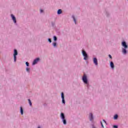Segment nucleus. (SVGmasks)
<instances>
[{"label": "nucleus", "instance_id": "obj_1", "mask_svg": "<svg viewBox=\"0 0 128 128\" xmlns=\"http://www.w3.org/2000/svg\"><path fill=\"white\" fill-rule=\"evenodd\" d=\"M122 48V54L126 56L128 54V44L126 42L123 40L121 43Z\"/></svg>", "mask_w": 128, "mask_h": 128}, {"label": "nucleus", "instance_id": "obj_2", "mask_svg": "<svg viewBox=\"0 0 128 128\" xmlns=\"http://www.w3.org/2000/svg\"><path fill=\"white\" fill-rule=\"evenodd\" d=\"M60 118L62 120V122H63V124H64V126H66L68 124V122L66 118V115L64 114V113L62 112L60 114Z\"/></svg>", "mask_w": 128, "mask_h": 128}, {"label": "nucleus", "instance_id": "obj_3", "mask_svg": "<svg viewBox=\"0 0 128 128\" xmlns=\"http://www.w3.org/2000/svg\"><path fill=\"white\" fill-rule=\"evenodd\" d=\"M82 80L84 84H86L87 88H88V86H90L88 79V76H86V74H84V76L82 77Z\"/></svg>", "mask_w": 128, "mask_h": 128}, {"label": "nucleus", "instance_id": "obj_4", "mask_svg": "<svg viewBox=\"0 0 128 128\" xmlns=\"http://www.w3.org/2000/svg\"><path fill=\"white\" fill-rule=\"evenodd\" d=\"M82 55L84 56V60H88V53H86V52L84 50H82Z\"/></svg>", "mask_w": 128, "mask_h": 128}, {"label": "nucleus", "instance_id": "obj_5", "mask_svg": "<svg viewBox=\"0 0 128 128\" xmlns=\"http://www.w3.org/2000/svg\"><path fill=\"white\" fill-rule=\"evenodd\" d=\"M18 54V50L16 49H14L13 56L14 59V62H16V56Z\"/></svg>", "mask_w": 128, "mask_h": 128}, {"label": "nucleus", "instance_id": "obj_6", "mask_svg": "<svg viewBox=\"0 0 128 128\" xmlns=\"http://www.w3.org/2000/svg\"><path fill=\"white\" fill-rule=\"evenodd\" d=\"M88 118L89 120L92 123L94 122V114H92V113L90 112L89 114Z\"/></svg>", "mask_w": 128, "mask_h": 128}, {"label": "nucleus", "instance_id": "obj_7", "mask_svg": "<svg viewBox=\"0 0 128 128\" xmlns=\"http://www.w3.org/2000/svg\"><path fill=\"white\" fill-rule=\"evenodd\" d=\"M40 60V58H36L33 60L32 66H35V64H36Z\"/></svg>", "mask_w": 128, "mask_h": 128}, {"label": "nucleus", "instance_id": "obj_8", "mask_svg": "<svg viewBox=\"0 0 128 128\" xmlns=\"http://www.w3.org/2000/svg\"><path fill=\"white\" fill-rule=\"evenodd\" d=\"M61 98L62 99V104H66V100H64V92H61Z\"/></svg>", "mask_w": 128, "mask_h": 128}, {"label": "nucleus", "instance_id": "obj_9", "mask_svg": "<svg viewBox=\"0 0 128 128\" xmlns=\"http://www.w3.org/2000/svg\"><path fill=\"white\" fill-rule=\"evenodd\" d=\"M93 64H95V66H98V58H96V57L93 58Z\"/></svg>", "mask_w": 128, "mask_h": 128}, {"label": "nucleus", "instance_id": "obj_10", "mask_svg": "<svg viewBox=\"0 0 128 128\" xmlns=\"http://www.w3.org/2000/svg\"><path fill=\"white\" fill-rule=\"evenodd\" d=\"M10 16L14 24H16V16H14V14H11Z\"/></svg>", "mask_w": 128, "mask_h": 128}, {"label": "nucleus", "instance_id": "obj_11", "mask_svg": "<svg viewBox=\"0 0 128 128\" xmlns=\"http://www.w3.org/2000/svg\"><path fill=\"white\" fill-rule=\"evenodd\" d=\"M110 66L112 70H114V64L112 61L110 62Z\"/></svg>", "mask_w": 128, "mask_h": 128}, {"label": "nucleus", "instance_id": "obj_12", "mask_svg": "<svg viewBox=\"0 0 128 128\" xmlns=\"http://www.w3.org/2000/svg\"><path fill=\"white\" fill-rule=\"evenodd\" d=\"M90 126L91 128H98V126H96V124H94V122H92Z\"/></svg>", "mask_w": 128, "mask_h": 128}, {"label": "nucleus", "instance_id": "obj_13", "mask_svg": "<svg viewBox=\"0 0 128 128\" xmlns=\"http://www.w3.org/2000/svg\"><path fill=\"white\" fill-rule=\"evenodd\" d=\"M52 46L54 48H58V43L56 42H53L52 44Z\"/></svg>", "mask_w": 128, "mask_h": 128}, {"label": "nucleus", "instance_id": "obj_14", "mask_svg": "<svg viewBox=\"0 0 128 128\" xmlns=\"http://www.w3.org/2000/svg\"><path fill=\"white\" fill-rule=\"evenodd\" d=\"M113 118L114 120H118V114H115Z\"/></svg>", "mask_w": 128, "mask_h": 128}, {"label": "nucleus", "instance_id": "obj_15", "mask_svg": "<svg viewBox=\"0 0 128 128\" xmlns=\"http://www.w3.org/2000/svg\"><path fill=\"white\" fill-rule=\"evenodd\" d=\"M20 114H21V116L24 115V108H22V106L20 107Z\"/></svg>", "mask_w": 128, "mask_h": 128}, {"label": "nucleus", "instance_id": "obj_16", "mask_svg": "<svg viewBox=\"0 0 128 128\" xmlns=\"http://www.w3.org/2000/svg\"><path fill=\"white\" fill-rule=\"evenodd\" d=\"M62 14V10L58 9L57 11V14Z\"/></svg>", "mask_w": 128, "mask_h": 128}, {"label": "nucleus", "instance_id": "obj_17", "mask_svg": "<svg viewBox=\"0 0 128 128\" xmlns=\"http://www.w3.org/2000/svg\"><path fill=\"white\" fill-rule=\"evenodd\" d=\"M72 18H73L74 22L76 24V17H74V15L72 16Z\"/></svg>", "mask_w": 128, "mask_h": 128}, {"label": "nucleus", "instance_id": "obj_18", "mask_svg": "<svg viewBox=\"0 0 128 128\" xmlns=\"http://www.w3.org/2000/svg\"><path fill=\"white\" fill-rule=\"evenodd\" d=\"M53 40L54 42H56L58 41V37L56 36H53Z\"/></svg>", "mask_w": 128, "mask_h": 128}, {"label": "nucleus", "instance_id": "obj_19", "mask_svg": "<svg viewBox=\"0 0 128 128\" xmlns=\"http://www.w3.org/2000/svg\"><path fill=\"white\" fill-rule=\"evenodd\" d=\"M26 72L30 74V68L28 67L26 68Z\"/></svg>", "mask_w": 128, "mask_h": 128}, {"label": "nucleus", "instance_id": "obj_20", "mask_svg": "<svg viewBox=\"0 0 128 128\" xmlns=\"http://www.w3.org/2000/svg\"><path fill=\"white\" fill-rule=\"evenodd\" d=\"M28 102L30 106H32V100H30V99H28Z\"/></svg>", "mask_w": 128, "mask_h": 128}, {"label": "nucleus", "instance_id": "obj_21", "mask_svg": "<svg viewBox=\"0 0 128 128\" xmlns=\"http://www.w3.org/2000/svg\"><path fill=\"white\" fill-rule=\"evenodd\" d=\"M106 17L110 18V12H108V11H106Z\"/></svg>", "mask_w": 128, "mask_h": 128}, {"label": "nucleus", "instance_id": "obj_22", "mask_svg": "<svg viewBox=\"0 0 128 128\" xmlns=\"http://www.w3.org/2000/svg\"><path fill=\"white\" fill-rule=\"evenodd\" d=\"M52 28H56V24L54 22H52Z\"/></svg>", "mask_w": 128, "mask_h": 128}, {"label": "nucleus", "instance_id": "obj_23", "mask_svg": "<svg viewBox=\"0 0 128 128\" xmlns=\"http://www.w3.org/2000/svg\"><path fill=\"white\" fill-rule=\"evenodd\" d=\"M48 42H50V44H52V38H48Z\"/></svg>", "mask_w": 128, "mask_h": 128}, {"label": "nucleus", "instance_id": "obj_24", "mask_svg": "<svg viewBox=\"0 0 128 128\" xmlns=\"http://www.w3.org/2000/svg\"><path fill=\"white\" fill-rule=\"evenodd\" d=\"M26 65L27 67L30 66V63L28 62H26Z\"/></svg>", "mask_w": 128, "mask_h": 128}, {"label": "nucleus", "instance_id": "obj_25", "mask_svg": "<svg viewBox=\"0 0 128 128\" xmlns=\"http://www.w3.org/2000/svg\"><path fill=\"white\" fill-rule=\"evenodd\" d=\"M113 128H118V125H113Z\"/></svg>", "mask_w": 128, "mask_h": 128}, {"label": "nucleus", "instance_id": "obj_26", "mask_svg": "<svg viewBox=\"0 0 128 128\" xmlns=\"http://www.w3.org/2000/svg\"><path fill=\"white\" fill-rule=\"evenodd\" d=\"M108 57L110 60H112V55L108 54Z\"/></svg>", "mask_w": 128, "mask_h": 128}, {"label": "nucleus", "instance_id": "obj_27", "mask_svg": "<svg viewBox=\"0 0 128 128\" xmlns=\"http://www.w3.org/2000/svg\"><path fill=\"white\" fill-rule=\"evenodd\" d=\"M102 122H104V124H106L108 125V123L106 122V120H103Z\"/></svg>", "mask_w": 128, "mask_h": 128}, {"label": "nucleus", "instance_id": "obj_28", "mask_svg": "<svg viewBox=\"0 0 128 128\" xmlns=\"http://www.w3.org/2000/svg\"><path fill=\"white\" fill-rule=\"evenodd\" d=\"M40 14H42V12H44V10L40 9Z\"/></svg>", "mask_w": 128, "mask_h": 128}, {"label": "nucleus", "instance_id": "obj_29", "mask_svg": "<svg viewBox=\"0 0 128 128\" xmlns=\"http://www.w3.org/2000/svg\"><path fill=\"white\" fill-rule=\"evenodd\" d=\"M101 126H102V128H104V124L103 125H101Z\"/></svg>", "mask_w": 128, "mask_h": 128}, {"label": "nucleus", "instance_id": "obj_30", "mask_svg": "<svg viewBox=\"0 0 128 128\" xmlns=\"http://www.w3.org/2000/svg\"><path fill=\"white\" fill-rule=\"evenodd\" d=\"M100 124H102V121H100Z\"/></svg>", "mask_w": 128, "mask_h": 128}, {"label": "nucleus", "instance_id": "obj_31", "mask_svg": "<svg viewBox=\"0 0 128 128\" xmlns=\"http://www.w3.org/2000/svg\"><path fill=\"white\" fill-rule=\"evenodd\" d=\"M38 128H41L40 127V126H38Z\"/></svg>", "mask_w": 128, "mask_h": 128}, {"label": "nucleus", "instance_id": "obj_32", "mask_svg": "<svg viewBox=\"0 0 128 128\" xmlns=\"http://www.w3.org/2000/svg\"><path fill=\"white\" fill-rule=\"evenodd\" d=\"M104 124H102H102H101V126H102Z\"/></svg>", "mask_w": 128, "mask_h": 128}]
</instances>
